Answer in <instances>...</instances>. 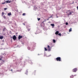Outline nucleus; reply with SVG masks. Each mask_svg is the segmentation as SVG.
I'll return each instance as SVG.
<instances>
[{
    "label": "nucleus",
    "instance_id": "1",
    "mask_svg": "<svg viewBox=\"0 0 78 78\" xmlns=\"http://www.w3.org/2000/svg\"><path fill=\"white\" fill-rule=\"evenodd\" d=\"M56 59L57 61H61V58L60 57H57Z\"/></svg>",
    "mask_w": 78,
    "mask_h": 78
},
{
    "label": "nucleus",
    "instance_id": "2",
    "mask_svg": "<svg viewBox=\"0 0 78 78\" xmlns=\"http://www.w3.org/2000/svg\"><path fill=\"white\" fill-rule=\"evenodd\" d=\"M78 69L77 68H75L73 70V72H76V71H77Z\"/></svg>",
    "mask_w": 78,
    "mask_h": 78
},
{
    "label": "nucleus",
    "instance_id": "3",
    "mask_svg": "<svg viewBox=\"0 0 78 78\" xmlns=\"http://www.w3.org/2000/svg\"><path fill=\"white\" fill-rule=\"evenodd\" d=\"M23 37V36L19 35L18 36V39H22Z\"/></svg>",
    "mask_w": 78,
    "mask_h": 78
},
{
    "label": "nucleus",
    "instance_id": "4",
    "mask_svg": "<svg viewBox=\"0 0 78 78\" xmlns=\"http://www.w3.org/2000/svg\"><path fill=\"white\" fill-rule=\"evenodd\" d=\"M12 39L14 40H16V36L15 35H14Z\"/></svg>",
    "mask_w": 78,
    "mask_h": 78
},
{
    "label": "nucleus",
    "instance_id": "5",
    "mask_svg": "<svg viewBox=\"0 0 78 78\" xmlns=\"http://www.w3.org/2000/svg\"><path fill=\"white\" fill-rule=\"evenodd\" d=\"M48 49L49 51H50V50H51V48H50V46L48 45Z\"/></svg>",
    "mask_w": 78,
    "mask_h": 78
},
{
    "label": "nucleus",
    "instance_id": "6",
    "mask_svg": "<svg viewBox=\"0 0 78 78\" xmlns=\"http://www.w3.org/2000/svg\"><path fill=\"white\" fill-rule=\"evenodd\" d=\"M6 30H7V29L6 28V27H5L3 28V31H5Z\"/></svg>",
    "mask_w": 78,
    "mask_h": 78
},
{
    "label": "nucleus",
    "instance_id": "7",
    "mask_svg": "<svg viewBox=\"0 0 78 78\" xmlns=\"http://www.w3.org/2000/svg\"><path fill=\"white\" fill-rule=\"evenodd\" d=\"M58 33H59V31H56L55 33V34L56 35H58Z\"/></svg>",
    "mask_w": 78,
    "mask_h": 78
},
{
    "label": "nucleus",
    "instance_id": "8",
    "mask_svg": "<svg viewBox=\"0 0 78 78\" xmlns=\"http://www.w3.org/2000/svg\"><path fill=\"white\" fill-rule=\"evenodd\" d=\"M8 16H11V13L10 12L9 13H8Z\"/></svg>",
    "mask_w": 78,
    "mask_h": 78
},
{
    "label": "nucleus",
    "instance_id": "9",
    "mask_svg": "<svg viewBox=\"0 0 78 78\" xmlns=\"http://www.w3.org/2000/svg\"><path fill=\"white\" fill-rule=\"evenodd\" d=\"M3 36H0V39H3Z\"/></svg>",
    "mask_w": 78,
    "mask_h": 78
},
{
    "label": "nucleus",
    "instance_id": "10",
    "mask_svg": "<svg viewBox=\"0 0 78 78\" xmlns=\"http://www.w3.org/2000/svg\"><path fill=\"white\" fill-rule=\"evenodd\" d=\"M6 3H11V2L9 1H6Z\"/></svg>",
    "mask_w": 78,
    "mask_h": 78
},
{
    "label": "nucleus",
    "instance_id": "11",
    "mask_svg": "<svg viewBox=\"0 0 78 78\" xmlns=\"http://www.w3.org/2000/svg\"><path fill=\"white\" fill-rule=\"evenodd\" d=\"M51 25L52 27H55V24H51Z\"/></svg>",
    "mask_w": 78,
    "mask_h": 78
},
{
    "label": "nucleus",
    "instance_id": "12",
    "mask_svg": "<svg viewBox=\"0 0 78 78\" xmlns=\"http://www.w3.org/2000/svg\"><path fill=\"white\" fill-rule=\"evenodd\" d=\"M71 31H72V28H70V29H69V32H71Z\"/></svg>",
    "mask_w": 78,
    "mask_h": 78
},
{
    "label": "nucleus",
    "instance_id": "13",
    "mask_svg": "<svg viewBox=\"0 0 78 78\" xmlns=\"http://www.w3.org/2000/svg\"><path fill=\"white\" fill-rule=\"evenodd\" d=\"M53 41L54 43H55V42H56V40H54V39L53 40Z\"/></svg>",
    "mask_w": 78,
    "mask_h": 78
},
{
    "label": "nucleus",
    "instance_id": "14",
    "mask_svg": "<svg viewBox=\"0 0 78 78\" xmlns=\"http://www.w3.org/2000/svg\"><path fill=\"white\" fill-rule=\"evenodd\" d=\"M44 50L45 51H47V49L46 48H44Z\"/></svg>",
    "mask_w": 78,
    "mask_h": 78
},
{
    "label": "nucleus",
    "instance_id": "15",
    "mask_svg": "<svg viewBox=\"0 0 78 78\" xmlns=\"http://www.w3.org/2000/svg\"><path fill=\"white\" fill-rule=\"evenodd\" d=\"M3 18L4 19H6V16H3Z\"/></svg>",
    "mask_w": 78,
    "mask_h": 78
},
{
    "label": "nucleus",
    "instance_id": "16",
    "mask_svg": "<svg viewBox=\"0 0 78 78\" xmlns=\"http://www.w3.org/2000/svg\"><path fill=\"white\" fill-rule=\"evenodd\" d=\"M25 15H26V13H24L23 14V16H25Z\"/></svg>",
    "mask_w": 78,
    "mask_h": 78
},
{
    "label": "nucleus",
    "instance_id": "17",
    "mask_svg": "<svg viewBox=\"0 0 78 78\" xmlns=\"http://www.w3.org/2000/svg\"><path fill=\"white\" fill-rule=\"evenodd\" d=\"M27 48H28V50H30V47H28Z\"/></svg>",
    "mask_w": 78,
    "mask_h": 78
},
{
    "label": "nucleus",
    "instance_id": "18",
    "mask_svg": "<svg viewBox=\"0 0 78 78\" xmlns=\"http://www.w3.org/2000/svg\"><path fill=\"white\" fill-rule=\"evenodd\" d=\"M58 35L60 36H61V33H59L58 34Z\"/></svg>",
    "mask_w": 78,
    "mask_h": 78
},
{
    "label": "nucleus",
    "instance_id": "19",
    "mask_svg": "<svg viewBox=\"0 0 78 78\" xmlns=\"http://www.w3.org/2000/svg\"><path fill=\"white\" fill-rule=\"evenodd\" d=\"M37 19H38V21H39V20H41V18H37Z\"/></svg>",
    "mask_w": 78,
    "mask_h": 78
},
{
    "label": "nucleus",
    "instance_id": "20",
    "mask_svg": "<svg viewBox=\"0 0 78 78\" xmlns=\"http://www.w3.org/2000/svg\"><path fill=\"white\" fill-rule=\"evenodd\" d=\"M5 3H6V2L5 1L4 3H2V5H3V4H5Z\"/></svg>",
    "mask_w": 78,
    "mask_h": 78
},
{
    "label": "nucleus",
    "instance_id": "21",
    "mask_svg": "<svg viewBox=\"0 0 78 78\" xmlns=\"http://www.w3.org/2000/svg\"><path fill=\"white\" fill-rule=\"evenodd\" d=\"M27 30L28 31H30V29H28Z\"/></svg>",
    "mask_w": 78,
    "mask_h": 78
},
{
    "label": "nucleus",
    "instance_id": "22",
    "mask_svg": "<svg viewBox=\"0 0 78 78\" xmlns=\"http://www.w3.org/2000/svg\"><path fill=\"white\" fill-rule=\"evenodd\" d=\"M6 9H7V8H5L4 9V10H5V11H6Z\"/></svg>",
    "mask_w": 78,
    "mask_h": 78
},
{
    "label": "nucleus",
    "instance_id": "23",
    "mask_svg": "<svg viewBox=\"0 0 78 78\" xmlns=\"http://www.w3.org/2000/svg\"><path fill=\"white\" fill-rule=\"evenodd\" d=\"M4 13L3 12H2V16H3V15H4Z\"/></svg>",
    "mask_w": 78,
    "mask_h": 78
},
{
    "label": "nucleus",
    "instance_id": "24",
    "mask_svg": "<svg viewBox=\"0 0 78 78\" xmlns=\"http://www.w3.org/2000/svg\"><path fill=\"white\" fill-rule=\"evenodd\" d=\"M66 25H68V23H66Z\"/></svg>",
    "mask_w": 78,
    "mask_h": 78
},
{
    "label": "nucleus",
    "instance_id": "25",
    "mask_svg": "<svg viewBox=\"0 0 78 78\" xmlns=\"http://www.w3.org/2000/svg\"><path fill=\"white\" fill-rule=\"evenodd\" d=\"M72 12H69V15H71L72 14Z\"/></svg>",
    "mask_w": 78,
    "mask_h": 78
},
{
    "label": "nucleus",
    "instance_id": "26",
    "mask_svg": "<svg viewBox=\"0 0 78 78\" xmlns=\"http://www.w3.org/2000/svg\"><path fill=\"white\" fill-rule=\"evenodd\" d=\"M34 73H36V71H35H35H34Z\"/></svg>",
    "mask_w": 78,
    "mask_h": 78
},
{
    "label": "nucleus",
    "instance_id": "27",
    "mask_svg": "<svg viewBox=\"0 0 78 78\" xmlns=\"http://www.w3.org/2000/svg\"><path fill=\"white\" fill-rule=\"evenodd\" d=\"M0 60H2V58H0Z\"/></svg>",
    "mask_w": 78,
    "mask_h": 78
},
{
    "label": "nucleus",
    "instance_id": "28",
    "mask_svg": "<svg viewBox=\"0 0 78 78\" xmlns=\"http://www.w3.org/2000/svg\"><path fill=\"white\" fill-rule=\"evenodd\" d=\"M11 71H12V70L11 69Z\"/></svg>",
    "mask_w": 78,
    "mask_h": 78
},
{
    "label": "nucleus",
    "instance_id": "29",
    "mask_svg": "<svg viewBox=\"0 0 78 78\" xmlns=\"http://www.w3.org/2000/svg\"><path fill=\"white\" fill-rule=\"evenodd\" d=\"M72 76H73V75H72Z\"/></svg>",
    "mask_w": 78,
    "mask_h": 78
}]
</instances>
